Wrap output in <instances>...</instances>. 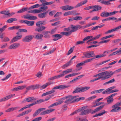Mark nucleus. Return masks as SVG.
I'll use <instances>...</instances> for the list:
<instances>
[{"instance_id":"1","label":"nucleus","mask_w":121,"mask_h":121,"mask_svg":"<svg viewBox=\"0 0 121 121\" xmlns=\"http://www.w3.org/2000/svg\"><path fill=\"white\" fill-rule=\"evenodd\" d=\"M114 74V72H112V71H109L108 72L99 76V77L98 78H95V80L96 81L100 79H101L102 80H106L111 77Z\"/></svg>"},{"instance_id":"2","label":"nucleus","mask_w":121,"mask_h":121,"mask_svg":"<svg viewBox=\"0 0 121 121\" xmlns=\"http://www.w3.org/2000/svg\"><path fill=\"white\" fill-rule=\"evenodd\" d=\"M90 88V87L89 86H84L80 88L77 87L76 88L75 90L73 92V93L74 94L78 92H84Z\"/></svg>"},{"instance_id":"3","label":"nucleus","mask_w":121,"mask_h":121,"mask_svg":"<svg viewBox=\"0 0 121 121\" xmlns=\"http://www.w3.org/2000/svg\"><path fill=\"white\" fill-rule=\"evenodd\" d=\"M84 56L82 57L83 58H84L85 57L89 58L94 57L95 55L93 51L87 52L83 54Z\"/></svg>"},{"instance_id":"4","label":"nucleus","mask_w":121,"mask_h":121,"mask_svg":"<svg viewBox=\"0 0 121 121\" xmlns=\"http://www.w3.org/2000/svg\"><path fill=\"white\" fill-rule=\"evenodd\" d=\"M78 95H76L72 96V95H68L67 96V99L65 101L64 103L68 104L70 102L74 99L75 98L78 97Z\"/></svg>"},{"instance_id":"5","label":"nucleus","mask_w":121,"mask_h":121,"mask_svg":"<svg viewBox=\"0 0 121 121\" xmlns=\"http://www.w3.org/2000/svg\"><path fill=\"white\" fill-rule=\"evenodd\" d=\"M34 37V36L32 35L27 36L23 39L22 41L23 42H29Z\"/></svg>"},{"instance_id":"6","label":"nucleus","mask_w":121,"mask_h":121,"mask_svg":"<svg viewBox=\"0 0 121 121\" xmlns=\"http://www.w3.org/2000/svg\"><path fill=\"white\" fill-rule=\"evenodd\" d=\"M69 87V86H66L64 85H61L58 86L53 87L52 90L56 89H60V90H62L64 89L67 88Z\"/></svg>"},{"instance_id":"7","label":"nucleus","mask_w":121,"mask_h":121,"mask_svg":"<svg viewBox=\"0 0 121 121\" xmlns=\"http://www.w3.org/2000/svg\"><path fill=\"white\" fill-rule=\"evenodd\" d=\"M52 37L53 38H55L52 40L53 41H55L61 38L62 37V36L59 34H56L52 35Z\"/></svg>"},{"instance_id":"8","label":"nucleus","mask_w":121,"mask_h":121,"mask_svg":"<svg viewBox=\"0 0 121 121\" xmlns=\"http://www.w3.org/2000/svg\"><path fill=\"white\" fill-rule=\"evenodd\" d=\"M60 8L63 10H68L73 9L74 7L69 5H66L61 7Z\"/></svg>"},{"instance_id":"9","label":"nucleus","mask_w":121,"mask_h":121,"mask_svg":"<svg viewBox=\"0 0 121 121\" xmlns=\"http://www.w3.org/2000/svg\"><path fill=\"white\" fill-rule=\"evenodd\" d=\"M26 87L25 86H22L14 88L11 90V91H17L19 90H22Z\"/></svg>"},{"instance_id":"10","label":"nucleus","mask_w":121,"mask_h":121,"mask_svg":"<svg viewBox=\"0 0 121 121\" xmlns=\"http://www.w3.org/2000/svg\"><path fill=\"white\" fill-rule=\"evenodd\" d=\"M90 113H91V109L82 111L80 113L79 115H85Z\"/></svg>"},{"instance_id":"11","label":"nucleus","mask_w":121,"mask_h":121,"mask_svg":"<svg viewBox=\"0 0 121 121\" xmlns=\"http://www.w3.org/2000/svg\"><path fill=\"white\" fill-rule=\"evenodd\" d=\"M22 35L17 36L14 37L10 42V43H12L16 42L21 38Z\"/></svg>"},{"instance_id":"12","label":"nucleus","mask_w":121,"mask_h":121,"mask_svg":"<svg viewBox=\"0 0 121 121\" xmlns=\"http://www.w3.org/2000/svg\"><path fill=\"white\" fill-rule=\"evenodd\" d=\"M112 108H113L111 111V112H118L121 109V107L114 106V105L112 106Z\"/></svg>"},{"instance_id":"13","label":"nucleus","mask_w":121,"mask_h":121,"mask_svg":"<svg viewBox=\"0 0 121 121\" xmlns=\"http://www.w3.org/2000/svg\"><path fill=\"white\" fill-rule=\"evenodd\" d=\"M76 57V56H73L70 60L67 63L63 65L62 66V68L63 69H64L65 67H67V66L70 65H71V62L72 60L75 58Z\"/></svg>"},{"instance_id":"14","label":"nucleus","mask_w":121,"mask_h":121,"mask_svg":"<svg viewBox=\"0 0 121 121\" xmlns=\"http://www.w3.org/2000/svg\"><path fill=\"white\" fill-rule=\"evenodd\" d=\"M104 105L101 106L93 110H91V114H93L99 111L100 110L102 109L104 107Z\"/></svg>"},{"instance_id":"15","label":"nucleus","mask_w":121,"mask_h":121,"mask_svg":"<svg viewBox=\"0 0 121 121\" xmlns=\"http://www.w3.org/2000/svg\"><path fill=\"white\" fill-rule=\"evenodd\" d=\"M20 45L19 43H15L10 45L9 47V48L10 49H16L18 48Z\"/></svg>"},{"instance_id":"16","label":"nucleus","mask_w":121,"mask_h":121,"mask_svg":"<svg viewBox=\"0 0 121 121\" xmlns=\"http://www.w3.org/2000/svg\"><path fill=\"white\" fill-rule=\"evenodd\" d=\"M35 29L36 31H37L38 32H40L44 30L46 28V27L43 26H41Z\"/></svg>"},{"instance_id":"17","label":"nucleus","mask_w":121,"mask_h":121,"mask_svg":"<svg viewBox=\"0 0 121 121\" xmlns=\"http://www.w3.org/2000/svg\"><path fill=\"white\" fill-rule=\"evenodd\" d=\"M37 98H34L33 97H29L26 98V100H27V102H32L34 101L37 100Z\"/></svg>"},{"instance_id":"18","label":"nucleus","mask_w":121,"mask_h":121,"mask_svg":"<svg viewBox=\"0 0 121 121\" xmlns=\"http://www.w3.org/2000/svg\"><path fill=\"white\" fill-rule=\"evenodd\" d=\"M41 11L42 10H41L35 9L28 11V13H40Z\"/></svg>"},{"instance_id":"19","label":"nucleus","mask_w":121,"mask_h":121,"mask_svg":"<svg viewBox=\"0 0 121 121\" xmlns=\"http://www.w3.org/2000/svg\"><path fill=\"white\" fill-rule=\"evenodd\" d=\"M63 102V101H60L57 102L50 105L48 107V108H50L53 106L58 105L61 104Z\"/></svg>"},{"instance_id":"20","label":"nucleus","mask_w":121,"mask_h":121,"mask_svg":"<svg viewBox=\"0 0 121 121\" xmlns=\"http://www.w3.org/2000/svg\"><path fill=\"white\" fill-rule=\"evenodd\" d=\"M85 75H82L78 76L76 78H75L74 79H73L72 80L70 81V82H75L76 81L78 80L79 79L82 77H83Z\"/></svg>"},{"instance_id":"21","label":"nucleus","mask_w":121,"mask_h":121,"mask_svg":"<svg viewBox=\"0 0 121 121\" xmlns=\"http://www.w3.org/2000/svg\"><path fill=\"white\" fill-rule=\"evenodd\" d=\"M94 8L95 11H97L98 10H100L102 8L101 6H99L98 5H96L94 6H93Z\"/></svg>"},{"instance_id":"22","label":"nucleus","mask_w":121,"mask_h":121,"mask_svg":"<svg viewBox=\"0 0 121 121\" xmlns=\"http://www.w3.org/2000/svg\"><path fill=\"white\" fill-rule=\"evenodd\" d=\"M43 35L41 34L38 33L35 37L34 38L37 39H40L42 38Z\"/></svg>"},{"instance_id":"23","label":"nucleus","mask_w":121,"mask_h":121,"mask_svg":"<svg viewBox=\"0 0 121 121\" xmlns=\"http://www.w3.org/2000/svg\"><path fill=\"white\" fill-rule=\"evenodd\" d=\"M55 91V90H52L50 91L47 92L45 93H43L41 95V96H43L48 95L49 94H51L54 92Z\"/></svg>"},{"instance_id":"24","label":"nucleus","mask_w":121,"mask_h":121,"mask_svg":"<svg viewBox=\"0 0 121 121\" xmlns=\"http://www.w3.org/2000/svg\"><path fill=\"white\" fill-rule=\"evenodd\" d=\"M85 99V97H81L80 98H78L73 100L71 102V103H73L78 101L80 100H82L84 99Z\"/></svg>"},{"instance_id":"25","label":"nucleus","mask_w":121,"mask_h":121,"mask_svg":"<svg viewBox=\"0 0 121 121\" xmlns=\"http://www.w3.org/2000/svg\"><path fill=\"white\" fill-rule=\"evenodd\" d=\"M74 11H69L65 13L64 14V16H67L70 15H74Z\"/></svg>"},{"instance_id":"26","label":"nucleus","mask_w":121,"mask_h":121,"mask_svg":"<svg viewBox=\"0 0 121 121\" xmlns=\"http://www.w3.org/2000/svg\"><path fill=\"white\" fill-rule=\"evenodd\" d=\"M84 64L82 62L81 63H79L76 65V67L77 68H78V70H79L82 68V67H80L81 66H82Z\"/></svg>"},{"instance_id":"27","label":"nucleus","mask_w":121,"mask_h":121,"mask_svg":"<svg viewBox=\"0 0 121 121\" xmlns=\"http://www.w3.org/2000/svg\"><path fill=\"white\" fill-rule=\"evenodd\" d=\"M108 12H104L100 14V16L102 17H108Z\"/></svg>"},{"instance_id":"28","label":"nucleus","mask_w":121,"mask_h":121,"mask_svg":"<svg viewBox=\"0 0 121 121\" xmlns=\"http://www.w3.org/2000/svg\"><path fill=\"white\" fill-rule=\"evenodd\" d=\"M71 28L72 29V30H71L70 31L71 33L72 32H75L78 30L76 26H74L72 25Z\"/></svg>"},{"instance_id":"29","label":"nucleus","mask_w":121,"mask_h":121,"mask_svg":"<svg viewBox=\"0 0 121 121\" xmlns=\"http://www.w3.org/2000/svg\"><path fill=\"white\" fill-rule=\"evenodd\" d=\"M34 23V21H29L26 20L25 23L26 24L29 26H31L33 25Z\"/></svg>"},{"instance_id":"30","label":"nucleus","mask_w":121,"mask_h":121,"mask_svg":"<svg viewBox=\"0 0 121 121\" xmlns=\"http://www.w3.org/2000/svg\"><path fill=\"white\" fill-rule=\"evenodd\" d=\"M19 108L18 107H17L14 108L12 107L11 108H9L7 110H6V112H10L11 111H13L14 110H15L16 109Z\"/></svg>"},{"instance_id":"31","label":"nucleus","mask_w":121,"mask_h":121,"mask_svg":"<svg viewBox=\"0 0 121 121\" xmlns=\"http://www.w3.org/2000/svg\"><path fill=\"white\" fill-rule=\"evenodd\" d=\"M52 83H51L50 82H48L45 84L43 85L40 87L41 89H43L45 88L47 86L50 85Z\"/></svg>"},{"instance_id":"32","label":"nucleus","mask_w":121,"mask_h":121,"mask_svg":"<svg viewBox=\"0 0 121 121\" xmlns=\"http://www.w3.org/2000/svg\"><path fill=\"white\" fill-rule=\"evenodd\" d=\"M97 2H100L101 4L104 5H108V1L105 0H98Z\"/></svg>"},{"instance_id":"33","label":"nucleus","mask_w":121,"mask_h":121,"mask_svg":"<svg viewBox=\"0 0 121 121\" xmlns=\"http://www.w3.org/2000/svg\"><path fill=\"white\" fill-rule=\"evenodd\" d=\"M17 20V19L15 18H10L8 19L6 21L7 23H11L13 21H16Z\"/></svg>"},{"instance_id":"34","label":"nucleus","mask_w":121,"mask_h":121,"mask_svg":"<svg viewBox=\"0 0 121 121\" xmlns=\"http://www.w3.org/2000/svg\"><path fill=\"white\" fill-rule=\"evenodd\" d=\"M106 56V55L105 54H100L98 55H97L95 56H94L93 58V59L96 58H100L102 57H103L105 56Z\"/></svg>"},{"instance_id":"35","label":"nucleus","mask_w":121,"mask_h":121,"mask_svg":"<svg viewBox=\"0 0 121 121\" xmlns=\"http://www.w3.org/2000/svg\"><path fill=\"white\" fill-rule=\"evenodd\" d=\"M0 13L4 14L5 15H8L9 16V15L10 14V13H9V11H3L0 12Z\"/></svg>"},{"instance_id":"36","label":"nucleus","mask_w":121,"mask_h":121,"mask_svg":"<svg viewBox=\"0 0 121 121\" xmlns=\"http://www.w3.org/2000/svg\"><path fill=\"white\" fill-rule=\"evenodd\" d=\"M27 8H24L18 11L17 13H20L23 12L25 11H27Z\"/></svg>"},{"instance_id":"37","label":"nucleus","mask_w":121,"mask_h":121,"mask_svg":"<svg viewBox=\"0 0 121 121\" xmlns=\"http://www.w3.org/2000/svg\"><path fill=\"white\" fill-rule=\"evenodd\" d=\"M54 2L50 1L49 2H46L42 3V5L43 6H46L47 5H50L54 3Z\"/></svg>"},{"instance_id":"38","label":"nucleus","mask_w":121,"mask_h":121,"mask_svg":"<svg viewBox=\"0 0 121 121\" xmlns=\"http://www.w3.org/2000/svg\"><path fill=\"white\" fill-rule=\"evenodd\" d=\"M60 34L66 36H68L70 35L71 33L70 31L69 32H62L60 33Z\"/></svg>"},{"instance_id":"39","label":"nucleus","mask_w":121,"mask_h":121,"mask_svg":"<svg viewBox=\"0 0 121 121\" xmlns=\"http://www.w3.org/2000/svg\"><path fill=\"white\" fill-rule=\"evenodd\" d=\"M32 90L37 89L40 87V85H39L36 84L35 85H32Z\"/></svg>"},{"instance_id":"40","label":"nucleus","mask_w":121,"mask_h":121,"mask_svg":"<svg viewBox=\"0 0 121 121\" xmlns=\"http://www.w3.org/2000/svg\"><path fill=\"white\" fill-rule=\"evenodd\" d=\"M109 71H107L104 72H103L100 73H98V74H97L96 75H94V77H97L98 76H100L101 75H102V74H105V73H107L108 72H109Z\"/></svg>"},{"instance_id":"41","label":"nucleus","mask_w":121,"mask_h":121,"mask_svg":"<svg viewBox=\"0 0 121 121\" xmlns=\"http://www.w3.org/2000/svg\"><path fill=\"white\" fill-rule=\"evenodd\" d=\"M115 80L114 78H113L111 80H110L106 82L104 84V85H105L108 84L112 83L115 82Z\"/></svg>"},{"instance_id":"42","label":"nucleus","mask_w":121,"mask_h":121,"mask_svg":"<svg viewBox=\"0 0 121 121\" xmlns=\"http://www.w3.org/2000/svg\"><path fill=\"white\" fill-rule=\"evenodd\" d=\"M40 5H42L41 6V7L39 9V10L42 9L45 10L48 9V7L45 6H43L42 5V4Z\"/></svg>"},{"instance_id":"43","label":"nucleus","mask_w":121,"mask_h":121,"mask_svg":"<svg viewBox=\"0 0 121 121\" xmlns=\"http://www.w3.org/2000/svg\"><path fill=\"white\" fill-rule=\"evenodd\" d=\"M15 95V94H11L9 95L4 97H5V98H6V100H7L14 96Z\"/></svg>"},{"instance_id":"44","label":"nucleus","mask_w":121,"mask_h":121,"mask_svg":"<svg viewBox=\"0 0 121 121\" xmlns=\"http://www.w3.org/2000/svg\"><path fill=\"white\" fill-rule=\"evenodd\" d=\"M41 5H39V4H37L30 7V9L36 8L39 7L40 6H41Z\"/></svg>"},{"instance_id":"45","label":"nucleus","mask_w":121,"mask_h":121,"mask_svg":"<svg viewBox=\"0 0 121 121\" xmlns=\"http://www.w3.org/2000/svg\"><path fill=\"white\" fill-rule=\"evenodd\" d=\"M38 16L40 18H43L45 17L46 16L43 13L38 14Z\"/></svg>"},{"instance_id":"46","label":"nucleus","mask_w":121,"mask_h":121,"mask_svg":"<svg viewBox=\"0 0 121 121\" xmlns=\"http://www.w3.org/2000/svg\"><path fill=\"white\" fill-rule=\"evenodd\" d=\"M86 107L85 106H83L78 109V110H76L77 112H79L81 111H82L85 109Z\"/></svg>"},{"instance_id":"47","label":"nucleus","mask_w":121,"mask_h":121,"mask_svg":"<svg viewBox=\"0 0 121 121\" xmlns=\"http://www.w3.org/2000/svg\"><path fill=\"white\" fill-rule=\"evenodd\" d=\"M7 27V26L5 25L3 26L2 28H0V31L2 32L4 31L5 30L6 28Z\"/></svg>"},{"instance_id":"48","label":"nucleus","mask_w":121,"mask_h":121,"mask_svg":"<svg viewBox=\"0 0 121 121\" xmlns=\"http://www.w3.org/2000/svg\"><path fill=\"white\" fill-rule=\"evenodd\" d=\"M74 47H73L72 48H70V50L69 51L68 53L67 54V55L68 56L70 54L72 53L73 52Z\"/></svg>"},{"instance_id":"49","label":"nucleus","mask_w":121,"mask_h":121,"mask_svg":"<svg viewBox=\"0 0 121 121\" xmlns=\"http://www.w3.org/2000/svg\"><path fill=\"white\" fill-rule=\"evenodd\" d=\"M45 100L43 99H40L37 100L36 102H35L36 104L40 103L42 102H44Z\"/></svg>"},{"instance_id":"50","label":"nucleus","mask_w":121,"mask_h":121,"mask_svg":"<svg viewBox=\"0 0 121 121\" xmlns=\"http://www.w3.org/2000/svg\"><path fill=\"white\" fill-rule=\"evenodd\" d=\"M46 109V108H40L36 110V111L39 114L40 112L42 111L45 110Z\"/></svg>"},{"instance_id":"51","label":"nucleus","mask_w":121,"mask_h":121,"mask_svg":"<svg viewBox=\"0 0 121 121\" xmlns=\"http://www.w3.org/2000/svg\"><path fill=\"white\" fill-rule=\"evenodd\" d=\"M42 118L41 117H40L36 118L31 121H39L41 120Z\"/></svg>"},{"instance_id":"52","label":"nucleus","mask_w":121,"mask_h":121,"mask_svg":"<svg viewBox=\"0 0 121 121\" xmlns=\"http://www.w3.org/2000/svg\"><path fill=\"white\" fill-rule=\"evenodd\" d=\"M121 40V39H117L113 40L112 42L113 43L116 44L118 43Z\"/></svg>"},{"instance_id":"53","label":"nucleus","mask_w":121,"mask_h":121,"mask_svg":"<svg viewBox=\"0 0 121 121\" xmlns=\"http://www.w3.org/2000/svg\"><path fill=\"white\" fill-rule=\"evenodd\" d=\"M93 37V36H87L83 39V41H85V40H87L90 39L92 38Z\"/></svg>"},{"instance_id":"54","label":"nucleus","mask_w":121,"mask_h":121,"mask_svg":"<svg viewBox=\"0 0 121 121\" xmlns=\"http://www.w3.org/2000/svg\"><path fill=\"white\" fill-rule=\"evenodd\" d=\"M93 60V58H90V59H87V60H85L84 61H83V62L84 64V63H88L89 62H90V61H92Z\"/></svg>"},{"instance_id":"55","label":"nucleus","mask_w":121,"mask_h":121,"mask_svg":"<svg viewBox=\"0 0 121 121\" xmlns=\"http://www.w3.org/2000/svg\"><path fill=\"white\" fill-rule=\"evenodd\" d=\"M82 19V17L81 16H77L74 17V20L76 21L81 20Z\"/></svg>"},{"instance_id":"56","label":"nucleus","mask_w":121,"mask_h":121,"mask_svg":"<svg viewBox=\"0 0 121 121\" xmlns=\"http://www.w3.org/2000/svg\"><path fill=\"white\" fill-rule=\"evenodd\" d=\"M102 35V34H101L99 35H98L96 36H95V37L93 38L94 39V40L97 39H99V38Z\"/></svg>"},{"instance_id":"57","label":"nucleus","mask_w":121,"mask_h":121,"mask_svg":"<svg viewBox=\"0 0 121 121\" xmlns=\"http://www.w3.org/2000/svg\"><path fill=\"white\" fill-rule=\"evenodd\" d=\"M11 76V74H8V75H7L4 78L2 79H1L2 81H4L6 79L8 78H9Z\"/></svg>"},{"instance_id":"58","label":"nucleus","mask_w":121,"mask_h":121,"mask_svg":"<svg viewBox=\"0 0 121 121\" xmlns=\"http://www.w3.org/2000/svg\"><path fill=\"white\" fill-rule=\"evenodd\" d=\"M29 15H24L22 16V17H23L25 19H26L28 20H30V16H27Z\"/></svg>"},{"instance_id":"59","label":"nucleus","mask_w":121,"mask_h":121,"mask_svg":"<svg viewBox=\"0 0 121 121\" xmlns=\"http://www.w3.org/2000/svg\"><path fill=\"white\" fill-rule=\"evenodd\" d=\"M37 19V17L36 16H30V20H33Z\"/></svg>"},{"instance_id":"60","label":"nucleus","mask_w":121,"mask_h":121,"mask_svg":"<svg viewBox=\"0 0 121 121\" xmlns=\"http://www.w3.org/2000/svg\"><path fill=\"white\" fill-rule=\"evenodd\" d=\"M100 18V17L98 16H94L93 17L92 19V20H99Z\"/></svg>"},{"instance_id":"61","label":"nucleus","mask_w":121,"mask_h":121,"mask_svg":"<svg viewBox=\"0 0 121 121\" xmlns=\"http://www.w3.org/2000/svg\"><path fill=\"white\" fill-rule=\"evenodd\" d=\"M56 12V11H52L49 13V14L50 16H52L54 14H55Z\"/></svg>"},{"instance_id":"62","label":"nucleus","mask_w":121,"mask_h":121,"mask_svg":"<svg viewBox=\"0 0 121 121\" xmlns=\"http://www.w3.org/2000/svg\"><path fill=\"white\" fill-rule=\"evenodd\" d=\"M19 32H27V31L26 30L23 29H19Z\"/></svg>"},{"instance_id":"63","label":"nucleus","mask_w":121,"mask_h":121,"mask_svg":"<svg viewBox=\"0 0 121 121\" xmlns=\"http://www.w3.org/2000/svg\"><path fill=\"white\" fill-rule=\"evenodd\" d=\"M53 96V95H49L48 96L47 98L45 99V101H47L49 99L52 97Z\"/></svg>"},{"instance_id":"64","label":"nucleus","mask_w":121,"mask_h":121,"mask_svg":"<svg viewBox=\"0 0 121 121\" xmlns=\"http://www.w3.org/2000/svg\"><path fill=\"white\" fill-rule=\"evenodd\" d=\"M113 101V99L112 98L110 99H108L107 100V102L108 104H110Z\"/></svg>"}]
</instances>
